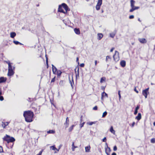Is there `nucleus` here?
Returning <instances> with one entry per match:
<instances>
[{
    "label": "nucleus",
    "instance_id": "nucleus-1",
    "mask_svg": "<svg viewBox=\"0 0 155 155\" xmlns=\"http://www.w3.org/2000/svg\"><path fill=\"white\" fill-rule=\"evenodd\" d=\"M34 115L33 112L28 110L24 112L23 116L25 117V120L28 122H31L33 121V118Z\"/></svg>",
    "mask_w": 155,
    "mask_h": 155
},
{
    "label": "nucleus",
    "instance_id": "nucleus-2",
    "mask_svg": "<svg viewBox=\"0 0 155 155\" xmlns=\"http://www.w3.org/2000/svg\"><path fill=\"white\" fill-rule=\"evenodd\" d=\"M130 7L131 8V9H130L129 12H132L140 8L138 6H134V5L135 3V2L134 0H131L130 1Z\"/></svg>",
    "mask_w": 155,
    "mask_h": 155
},
{
    "label": "nucleus",
    "instance_id": "nucleus-3",
    "mask_svg": "<svg viewBox=\"0 0 155 155\" xmlns=\"http://www.w3.org/2000/svg\"><path fill=\"white\" fill-rule=\"evenodd\" d=\"M3 139L4 141H6L8 143L10 142H13L15 141V139L14 137H10L7 134L3 138Z\"/></svg>",
    "mask_w": 155,
    "mask_h": 155
},
{
    "label": "nucleus",
    "instance_id": "nucleus-4",
    "mask_svg": "<svg viewBox=\"0 0 155 155\" xmlns=\"http://www.w3.org/2000/svg\"><path fill=\"white\" fill-rule=\"evenodd\" d=\"M119 53L118 52L116 51L114 54L113 56V58L114 60L116 61H118L119 59Z\"/></svg>",
    "mask_w": 155,
    "mask_h": 155
},
{
    "label": "nucleus",
    "instance_id": "nucleus-5",
    "mask_svg": "<svg viewBox=\"0 0 155 155\" xmlns=\"http://www.w3.org/2000/svg\"><path fill=\"white\" fill-rule=\"evenodd\" d=\"M149 89V88H148L143 90L142 91V94L145 96L146 98L147 97V92H148Z\"/></svg>",
    "mask_w": 155,
    "mask_h": 155
},
{
    "label": "nucleus",
    "instance_id": "nucleus-6",
    "mask_svg": "<svg viewBox=\"0 0 155 155\" xmlns=\"http://www.w3.org/2000/svg\"><path fill=\"white\" fill-rule=\"evenodd\" d=\"M14 70H8L7 75L8 76H11L14 75L15 73Z\"/></svg>",
    "mask_w": 155,
    "mask_h": 155
},
{
    "label": "nucleus",
    "instance_id": "nucleus-7",
    "mask_svg": "<svg viewBox=\"0 0 155 155\" xmlns=\"http://www.w3.org/2000/svg\"><path fill=\"white\" fill-rule=\"evenodd\" d=\"M75 72L76 74V77L77 78L79 76V68L78 67H76L75 69Z\"/></svg>",
    "mask_w": 155,
    "mask_h": 155
},
{
    "label": "nucleus",
    "instance_id": "nucleus-8",
    "mask_svg": "<svg viewBox=\"0 0 155 155\" xmlns=\"http://www.w3.org/2000/svg\"><path fill=\"white\" fill-rule=\"evenodd\" d=\"M9 123V122H2V126L4 128H5L8 125Z\"/></svg>",
    "mask_w": 155,
    "mask_h": 155
},
{
    "label": "nucleus",
    "instance_id": "nucleus-9",
    "mask_svg": "<svg viewBox=\"0 0 155 155\" xmlns=\"http://www.w3.org/2000/svg\"><path fill=\"white\" fill-rule=\"evenodd\" d=\"M7 80L6 78L2 77L0 78V84L5 82Z\"/></svg>",
    "mask_w": 155,
    "mask_h": 155
},
{
    "label": "nucleus",
    "instance_id": "nucleus-10",
    "mask_svg": "<svg viewBox=\"0 0 155 155\" xmlns=\"http://www.w3.org/2000/svg\"><path fill=\"white\" fill-rule=\"evenodd\" d=\"M61 5L62 7L65 9L66 12H67L68 9V7L67 5L65 3H62Z\"/></svg>",
    "mask_w": 155,
    "mask_h": 155
},
{
    "label": "nucleus",
    "instance_id": "nucleus-11",
    "mask_svg": "<svg viewBox=\"0 0 155 155\" xmlns=\"http://www.w3.org/2000/svg\"><path fill=\"white\" fill-rule=\"evenodd\" d=\"M58 11L61 12L63 13H66V11L64 12V10L62 9V7L61 5H59V7L58 8Z\"/></svg>",
    "mask_w": 155,
    "mask_h": 155
},
{
    "label": "nucleus",
    "instance_id": "nucleus-12",
    "mask_svg": "<svg viewBox=\"0 0 155 155\" xmlns=\"http://www.w3.org/2000/svg\"><path fill=\"white\" fill-rule=\"evenodd\" d=\"M138 41L142 43H145L147 42L146 40L144 38H139Z\"/></svg>",
    "mask_w": 155,
    "mask_h": 155
},
{
    "label": "nucleus",
    "instance_id": "nucleus-13",
    "mask_svg": "<svg viewBox=\"0 0 155 155\" xmlns=\"http://www.w3.org/2000/svg\"><path fill=\"white\" fill-rule=\"evenodd\" d=\"M52 70L53 73L55 74H56V71L58 70L57 68L55 67L53 64H52Z\"/></svg>",
    "mask_w": 155,
    "mask_h": 155
},
{
    "label": "nucleus",
    "instance_id": "nucleus-14",
    "mask_svg": "<svg viewBox=\"0 0 155 155\" xmlns=\"http://www.w3.org/2000/svg\"><path fill=\"white\" fill-rule=\"evenodd\" d=\"M120 65L123 67H124L126 66V61L124 60L121 61L120 62Z\"/></svg>",
    "mask_w": 155,
    "mask_h": 155
},
{
    "label": "nucleus",
    "instance_id": "nucleus-15",
    "mask_svg": "<svg viewBox=\"0 0 155 155\" xmlns=\"http://www.w3.org/2000/svg\"><path fill=\"white\" fill-rule=\"evenodd\" d=\"M74 31L75 33L77 35H79L80 34V32L79 29L75 28L74 29Z\"/></svg>",
    "mask_w": 155,
    "mask_h": 155
},
{
    "label": "nucleus",
    "instance_id": "nucleus-16",
    "mask_svg": "<svg viewBox=\"0 0 155 155\" xmlns=\"http://www.w3.org/2000/svg\"><path fill=\"white\" fill-rule=\"evenodd\" d=\"M141 118V114L140 113L138 114V115L135 117V119H137L138 120H140Z\"/></svg>",
    "mask_w": 155,
    "mask_h": 155
},
{
    "label": "nucleus",
    "instance_id": "nucleus-17",
    "mask_svg": "<svg viewBox=\"0 0 155 155\" xmlns=\"http://www.w3.org/2000/svg\"><path fill=\"white\" fill-rule=\"evenodd\" d=\"M97 39L99 40H100L103 37V35L101 33H98L97 34Z\"/></svg>",
    "mask_w": 155,
    "mask_h": 155
},
{
    "label": "nucleus",
    "instance_id": "nucleus-18",
    "mask_svg": "<svg viewBox=\"0 0 155 155\" xmlns=\"http://www.w3.org/2000/svg\"><path fill=\"white\" fill-rule=\"evenodd\" d=\"M50 149H51L53 150H57L58 151H59V149H57V148H56L55 146L54 145L50 147Z\"/></svg>",
    "mask_w": 155,
    "mask_h": 155
},
{
    "label": "nucleus",
    "instance_id": "nucleus-19",
    "mask_svg": "<svg viewBox=\"0 0 155 155\" xmlns=\"http://www.w3.org/2000/svg\"><path fill=\"white\" fill-rule=\"evenodd\" d=\"M15 67L12 65V64L9 65L8 66V70L10 69L11 70H15Z\"/></svg>",
    "mask_w": 155,
    "mask_h": 155
},
{
    "label": "nucleus",
    "instance_id": "nucleus-20",
    "mask_svg": "<svg viewBox=\"0 0 155 155\" xmlns=\"http://www.w3.org/2000/svg\"><path fill=\"white\" fill-rule=\"evenodd\" d=\"M16 34L15 32H12L10 33V37L13 38L16 36Z\"/></svg>",
    "mask_w": 155,
    "mask_h": 155
},
{
    "label": "nucleus",
    "instance_id": "nucleus-21",
    "mask_svg": "<svg viewBox=\"0 0 155 155\" xmlns=\"http://www.w3.org/2000/svg\"><path fill=\"white\" fill-rule=\"evenodd\" d=\"M90 147L89 146H87L85 147V152H89L90 151Z\"/></svg>",
    "mask_w": 155,
    "mask_h": 155
},
{
    "label": "nucleus",
    "instance_id": "nucleus-22",
    "mask_svg": "<svg viewBox=\"0 0 155 155\" xmlns=\"http://www.w3.org/2000/svg\"><path fill=\"white\" fill-rule=\"evenodd\" d=\"M56 73L57 74L58 76L60 77L61 75V74L62 73V72L60 70H57V71H56Z\"/></svg>",
    "mask_w": 155,
    "mask_h": 155
},
{
    "label": "nucleus",
    "instance_id": "nucleus-23",
    "mask_svg": "<svg viewBox=\"0 0 155 155\" xmlns=\"http://www.w3.org/2000/svg\"><path fill=\"white\" fill-rule=\"evenodd\" d=\"M116 33V32H113L110 33V37L112 38H113L114 37V36L115 35Z\"/></svg>",
    "mask_w": 155,
    "mask_h": 155
},
{
    "label": "nucleus",
    "instance_id": "nucleus-24",
    "mask_svg": "<svg viewBox=\"0 0 155 155\" xmlns=\"http://www.w3.org/2000/svg\"><path fill=\"white\" fill-rule=\"evenodd\" d=\"M104 96H106L107 97H108V95L107 94L105 93L104 91L101 94V99H103V97L104 96Z\"/></svg>",
    "mask_w": 155,
    "mask_h": 155
},
{
    "label": "nucleus",
    "instance_id": "nucleus-25",
    "mask_svg": "<svg viewBox=\"0 0 155 155\" xmlns=\"http://www.w3.org/2000/svg\"><path fill=\"white\" fill-rule=\"evenodd\" d=\"M77 147L75 146H74V142H73L72 144V148H71L72 151H74L75 148H77Z\"/></svg>",
    "mask_w": 155,
    "mask_h": 155
},
{
    "label": "nucleus",
    "instance_id": "nucleus-26",
    "mask_svg": "<svg viewBox=\"0 0 155 155\" xmlns=\"http://www.w3.org/2000/svg\"><path fill=\"white\" fill-rule=\"evenodd\" d=\"M110 131L114 134H115V131L113 129V127L111 126L110 129Z\"/></svg>",
    "mask_w": 155,
    "mask_h": 155
},
{
    "label": "nucleus",
    "instance_id": "nucleus-27",
    "mask_svg": "<svg viewBox=\"0 0 155 155\" xmlns=\"http://www.w3.org/2000/svg\"><path fill=\"white\" fill-rule=\"evenodd\" d=\"M13 43L16 45H18V44H20L21 45H22L23 44H21V43L19 42L18 41H13Z\"/></svg>",
    "mask_w": 155,
    "mask_h": 155
},
{
    "label": "nucleus",
    "instance_id": "nucleus-28",
    "mask_svg": "<svg viewBox=\"0 0 155 155\" xmlns=\"http://www.w3.org/2000/svg\"><path fill=\"white\" fill-rule=\"evenodd\" d=\"M72 82L70 80V83L71 84V86L72 87V89L73 88L74 86V81L73 79H72Z\"/></svg>",
    "mask_w": 155,
    "mask_h": 155
},
{
    "label": "nucleus",
    "instance_id": "nucleus-29",
    "mask_svg": "<svg viewBox=\"0 0 155 155\" xmlns=\"http://www.w3.org/2000/svg\"><path fill=\"white\" fill-rule=\"evenodd\" d=\"M64 126L65 128L68 127L69 125V122L65 121L64 124Z\"/></svg>",
    "mask_w": 155,
    "mask_h": 155
},
{
    "label": "nucleus",
    "instance_id": "nucleus-30",
    "mask_svg": "<svg viewBox=\"0 0 155 155\" xmlns=\"http://www.w3.org/2000/svg\"><path fill=\"white\" fill-rule=\"evenodd\" d=\"M101 5L97 4L96 6V8L97 10H99L100 9V7Z\"/></svg>",
    "mask_w": 155,
    "mask_h": 155
},
{
    "label": "nucleus",
    "instance_id": "nucleus-31",
    "mask_svg": "<svg viewBox=\"0 0 155 155\" xmlns=\"http://www.w3.org/2000/svg\"><path fill=\"white\" fill-rule=\"evenodd\" d=\"M74 125H72L71 127H70L69 129L68 130L69 132L71 131L73 129L74 127Z\"/></svg>",
    "mask_w": 155,
    "mask_h": 155
},
{
    "label": "nucleus",
    "instance_id": "nucleus-32",
    "mask_svg": "<svg viewBox=\"0 0 155 155\" xmlns=\"http://www.w3.org/2000/svg\"><path fill=\"white\" fill-rule=\"evenodd\" d=\"M64 81H60L59 83V84L60 86H63L64 85Z\"/></svg>",
    "mask_w": 155,
    "mask_h": 155
},
{
    "label": "nucleus",
    "instance_id": "nucleus-33",
    "mask_svg": "<svg viewBox=\"0 0 155 155\" xmlns=\"http://www.w3.org/2000/svg\"><path fill=\"white\" fill-rule=\"evenodd\" d=\"M55 133V131L54 130H49L47 131V133L48 134H54Z\"/></svg>",
    "mask_w": 155,
    "mask_h": 155
},
{
    "label": "nucleus",
    "instance_id": "nucleus-34",
    "mask_svg": "<svg viewBox=\"0 0 155 155\" xmlns=\"http://www.w3.org/2000/svg\"><path fill=\"white\" fill-rule=\"evenodd\" d=\"M105 151L107 150L108 152L110 153L111 151L109 147H105Z\"/></svg>",
    "mask_w": 155,
    "mask_h": 155
},
{
    "label": "nucleus",
    "instance_id": "nucleus-35",
    "mask_svg": "<svg viewBox=\"0 0 155 155\" xmlns=\"http://www.w3.org/2000/svg\"><path fill=\"white\" fill-rule=\"evenodd\" d=\"M102 0H98L97 4L100 5H101L102 4Z\"/></svg>",
    "mask_w": 155,
    "mask_h": 155
},
{
    "label": "nucleus",
    "instance_id": "nucleus-36",
    "mask_svg": "<svg viewBox=\"0 0 155 155\" xmlns=\"http://www.w3.org/2000/svg\"><path fill=\"white\" fill-rule=\"evenodd\" d=\"M107 112L106 111L104 112L103 114L102 117H105L107 115Z\"/></svg>",
    "mask_w": 155,
    "mask_h": 155
},
{
    "label": "nucleus",
    "instance_id": "nucleus-37",
    "mask_svg": "<svg viewBox=\"0 0 155 155\" xmlns=\"http://www.w3.org/2000/svg\"><path fill=\"white\" fill-rule=\"evenodd\" d=\"M150 142L152 143H155V138H152L150 140Z\"/></svg>",
    "mask_w": 155,
    "mask_h": 155
},
{
    "label": "nucleus",
    "instance_id": "nucleus-38",
    "mask_svg": "<svg viewBox=\"0 0 155 155\" xmlns=\"http://www.w3.org/2000/svg\"><path fill=\"white\" fill-rule=\"evenodd\" d=\"M105 80V77H102L101 78L100 81V82L102 83Z\"/></svg>",
    "mask_w": 155,
    "mask_h": 155
},
{
    "label": "nucleus",
    "instance_id": "nucleus-39",
    "mask_svg": "<svg viewBox=\"0 0 155 155\" xmlns=\"http://www.w3.org/2000/svg\"><path fill=\"white\" fill-rule=\"evenodd\" d=\"M5 62L8 64V66L9 65H10L11 64H12V63H10V62L9 61H5Z\"/></svg>",
    "mask_w": 155,
    "mask_h": 155
},
{
    "label": "nucleus",
    "instance_id": "nucleus-40",
    "mask_svg": "<svg viewBox=\"0 0 155 155\" xmlns=\"http://www.w3.org/2000/svg\"><path fill=\"white\" fill-rule=\"evenodd\" d=\"M120 91H118V94L119 96V101L120 100V98H121V95H120Z\"/></svg>",
    "mask_w": 155,
    "mask_h": 155
},
{
    "label": "nucleus",
    "instance_id": "nucleus-41",
    "mask_svg": "<svg viewBox=\"0 0 155 155\" xmlns=\"http://www.w3.org/2000/svg\"><path fill=\"white\" fill-rule=\"evenodd\" d=\"M4 100V98L2 96H0V101H2Z\"/></svg>",
    "mask_w": 155,
    "mask_h": 155
},
{
    "label": "nucleus",
    "instance_id": "nucleus-42",
    "mask_svg": "<svg viewBox=\"0 0 155 155\" xmlns=\"http://www.w3.org/2000/svg\"><path fill=\"white\" fill-rule=\"evenodd\" d=\"M3 151L2 147L1 146H0V153L2 152Z\"/></svg>",
    "mask_w": 155,
    "mask_h": 155
},
{
    "label": "nucleus",
    "instance_id": "nucleus-43",
    "mask_svg": "<svg viewBox=\"0 0 155 155\" xmlns=\"http://www.w3.org/2000/svg\"><path fill=\"white\" fill-rule=\"evenodd\" d=\"M113 150L114 151H115L117 150V147L115 146L114 147Z\"/></svg>",
    "mask_w": 155,
    "mask_h": 155
},
{
    "label": "nucleus",
    "instance_id": "nucleus-44",
    "mask_svg": "<svg viewBox=\"0 0 155 155\" xmlns=\"http://www.w3.org/2000/svg\"><path fill=\"white\" fill-rule=\"evenodd\" d=\"M134 17V16L133 15H131L129 16V18L130 19H132Z\"/></svg>",
    "mask_w": 155,
    "mask_h": 155
},
{
    "label": "nucleus",
    "instance_id": "nucleus-45",
    "mask_svg": "<svg viewBox=\"0 0 155 155\" xmlns=\"http://www.w3.org/2000/svg\"><path fill=\"white\" fill-rule=\"evenodd\" d=\"M43 150H42L39 152V153L38 154H37L36 155H41L42 154V153L43 152Z\"/></svg>",
    "mask_w": 155,
    "mask_h": 155
},
{
    "label": "nucleus",
    "instance_id": "nucleus-46",
    "mask_svg": "<svg viewBox=\"0 0 155 155\" xmlns=\"http://www.w3.org/2000/svg\"><path fill=\"white\" fill-rule=\"evenodd\" d=\"M97 106H95L93 108V110H97Z\"/></svg>",
    "mask_w": 155,
    "mask_h": 155
},
{
    "label": "nucleus",
    "instance_id": "nucleus-47",
    "mask_svg": "<svg viewBox=\"0 0 155 155\" xmlns=\"http://www.w3.org/2000/svg\"><path fill=\"white\" fill-rule=\"evenodd\" d=\"M84 123H85L84 122L82 123H81L80 124V127H81V128L84 125Z\"/></svg>",
    "mask_w": 155,
    "mask_h": 155
},
{
    "label": "nucleus",
    "instance_id": "nucleus-48",
    "mask_svg": "<svg viewBox=\"0 0 155 155\" xmlns=\"http://www.w3.org/2000/svg\"><path fill=\"white\" fill-rule=\"evenodd\" d=\"M106 137H104L102 140V141L103 142H106Z\"/></svg>",
    "mask_w": 155,
    "mask_h": 155
},
{
    "label": "nucleus",
    "instance_id": "nucleus-49",
    "mask_svg": "<svg viewBox=\"0 0 155 155\" xmlns=\"http://www.w3.org/2000/svg\"><path fill=\"white\" fill-rule=\"evenodd\" d=\"M55 77L54 78H52L51 80V82H54L55 81Z\"/></svg>",
    "mask_w": 155,
    "mask_h": 155
},
{
    "label": "nucleus",
    "instance_id": "nucleus-50",
    "mask_svg": "<svg viewBox=\"0 0 155 155\" xmlns=\"http://www.w3.org/2000/svg\"><path fill=\"white\" fill-rule=\"evenodd\" d=\"M94 124V122H90L89 123V125H92L93 124Z\"/></svg>",
    "mask_w": 155,
    "mask_h": 155
},
{
    "label": "nucleus",
    "instance_id": "nucleus-51",
    "mask_svg": "<svg viewBox=\"0 0 155 155\" xmlns=\"http://www.w3.org/2000/svg\"><path fill=\"white\" fill-rule=\"evenodd\" d=\"M84 63L81 64L80 66L81 67H83L84 66Z\"/></svg>",
    "mask_w": 155,
    "mask_h": 155
},
{
    "label": "nucleus",
    "instance_id": "nucleus-52",
    "mask_svg": "<svg viewBox=\"0 0 155 155\" xmlns=\"http://www.w3.org/2000/svg\"><path fill=\"white\" fill-rule=\"evenodd\" d=\"M139 108V106L138 105H137L135 108V110H137Z\"/></svg>",
    "mask_w": 155,
    "mask_h": 155
},
{
    "label": "nucleus",
    "instance_id": "nucleus-53",
    "mask_svg": "<svg viewBox=\"0 0 155 155\" xmlns=\"http://www.w3.org/2000/svg\"><path fill=\"white\" fill-rule=\"evenodd\" d=\"M137 112H138V110H135L134 113V114L136 115L137 114Z\"/></svg>",
    "mask_w": 155,
    "mask_h": 155
},
{
    "label": "nucleus",
    "instance_id": "nucleus-54",
    "mask_svg": "<svg viewBox=\"0 0 155 155\" xmlns=\"http://www.w3.org/2000/svg\"><path fill=\"white\" fill-rule=\"evenodd\" d=\"M108 58H110V56H107L106 57V61L107 62V60H108Z\"/></svg>",
    "mask_w": 155,
    "mask_h": 155
},
{
    "label": "nucleus",
    "instance_id": "nucleus-55",
    "mask_svg": "<svg viewBox=\"0 0 155 155\" xmlns=\"http://www.w3.org/2000/svg\"><path fill=\"white\" fill-rule=\"evenodd\" d=\"M106 153L107 155H110V153L108 152L107 150H106Z\"/></svg>",
    "mask_w": 155,
    "mask_h": 155
},
{
    "label": "nucleus",
    "instance_id": "nucleus-56",
    "mask_svg": "<svg viewBox=\"0 0 155 155\" xmlns=\"http://www.w3.org/2000/svg\"><path fill=\"white\" fill-rule=\"evenodd\" d=\"M67 121V122H69V119H68V117H67L66 118V121Z\"/></svg>",
    "mask_w": 155,
    "mask_h": 155
},
{
    "label": "nucleus",
    "instance_id": "nucleus-57",
    "mask_svg": "<svg viewBox=\"0 0 155 155\" xmlns=\"http://www.w3.org/2000/svg\"><path fill=\"white\" fill-rule=\"evenodd\" d=\"M82 119H83V116H82L81 117V120H80L81 123L82 121Z\"/></svg>",
    "mask_w": 155,
    "mask_h": 155
},
{
    "label": "nucleus",
    "instance_id": "nucleus-58",
    "mask_svg": "<svg viewBox=\"0 0 155 155\" xmlns=\"http://www.w3.org/2000/svg\"><path fill=\"white\" fill-rule=\"evenodd\" d=\"M135 124V122H133L132 123V124L131 126H132V127H133L134 126V125Z\"/></svg>",
    "mask_w": 155,
    "mask_h": 155
},
{
    "label": "nucleus",
    "instance_id": "nucleus-59",
    "mask_svg": "<svg viewBox=\"0 0 155 155\" xmlns=\"http://www.w3.org/2000/svg\"><path fill=\"white\" fill-rule=\"evenodd\" d=\"M114 49V48H112L110 50V52H112Z\"/></svg>",
    "mask_w": 155,
    "mask_h": 155
},
{
    "label": "nucleus",
    "instance_id": "nucleus-60",
    "mask_svg": "<svg viewBox=\"0 0 155 155\" xmlns=\"http://www.w3.org/2000/svg\"><path fill=\"white\" fill-rule=\"evenodd\" d=\"M76 61L78 63H79V58L78 57H77L76 58Z\"/></svg>",
    "mask_w": 155,
    "mask_h": 155
},
{
    "label": "nucleus",
    "instance_id": "nucleus-61",
    "mask_svg": "<svg viewBox=\"0 0 155 155\" xmlns=\"http://www.w3.org/2000/svg\"><path fill=\"white\" fill-rule=\"evenodd\" d=\"M101 89L103 90H104V89H105V87H103V86H102L101 87Z\"/></svg>",
    "mask_w": 155,
    "mask_h": 155
},
{
    "label": "nucleus",
    "instance_id": "nucleus-62",
    "mask_svg": "<svg viewBox=\"0 0 155 155\" xmlns=\"http://www.w3.org/2000/svg\"><path fill=\"white\" fill-rule=\"evenodd\" d=\"M46 63L47 64V65H48V58H46Z\"/></svg>",
    "mask_w": 155,
    "mask_h": 155
},
{
    "label": "nucleus",
    "instance_id": "nucleus-63",
    "mask_svg": "<svg viewBox=\"0 0 155 155\" xmlns=\"http://www.w3.org/2000/svg\"><path fill=\"white\" fill-rule=\"evenodd\" d=\"M97 60H95V66H96V65H97Z\"/></svg>",
    "mask_w": 155,
    "mask_h": 155
},
{
    "label": "nucleus",
    "instance_id": "nucleus-64",
    "mask_svg": "<svg viewBox=\"0 0 155 155\" xmlns=\"http://www.w3.org/2000/svg\"><path fill=\"white\" fill-rule=\"evenodd\" d=\"M111 155H116V153L115 152H113Z\"/></svg>",
    "mask_w": 155,
    "mask_h": 155
}]
</instances>
